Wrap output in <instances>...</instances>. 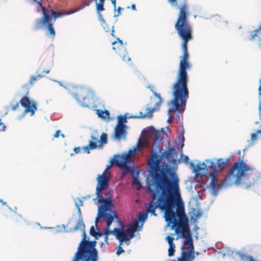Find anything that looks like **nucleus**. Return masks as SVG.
I'll return each instance as SVG.
<instances>
[{
  "label": "nucleus",
  "instance_id": "obj_1",
  "mask_svg": "<svg viewBox=\"0 0 261 261\" xmlns=\"http://www.w3.org/2000/svg\"><path fill=\"white\" fill-rule=\"evenodd\" d=\"M228 161V158L206 159L202 163H199L197 165L191 163V169L196 175L202 171L203 173L207 172L208 168L212 171L209 174L211 181L206 187L211 190L214 196H216L220 190L226 189L232 185L241 186L244 188L248 189L260 182V173L242 160L234 164L228 176L223 180L219 179L218 173L226 168Z\"/></svg>",
  "mask_w": 261,
  "mask_h": 261
},
{
  "label": "nucleus",
  "instance_id": "obj_2",
  "mask_svg": "<svg viewBox=\"0 0 261 261\" xmlns=\"http://www.w3.org/2000/svg\"><path fill=\"white\" fill-rule=\"evenodd\" d=\"M150 195L154 198L147 207V213L156 216L155 211L159 208L164 211V217L167 226L175 230L176 233L182 231L180 223L188 224L185 214L184 202L181 199L179 186L147 184Z\"/></svg>",
  "mask_w": 261,
  "mask_h": 261
},
{
  "label": "nucleus",
  "instance_id": "obj_3",
  "mask_svg": "<svg viewBox=\"0 0 261 261\" xmlns=\"http://www.w3.org/2000/svg\"><path fill=\"white\" fill-rule=\"evenodd\" d=\"M162 159V155L152 150L148 161V172L151 180L147 184L179 186V178L174 170L167 165H160Z\"/></svg>",
  "mask_w": 261,
  "mask_h": 261
},
{
  "label": "nucleus",
  "instance_id": "obj_4",
  "mask_svg": "<svg viewBox=\"0 0 261 261\" xmlns=\"http://www.w3.org/2000/svg\"><path fill=\"white\" fill-rule=\"evenodd\" d=\"M181 12L180 15L175 24V28L179 36L183 40L182 49L183 55L180 57L179 67L177 71L175 82H188V75L187 69L190 68V64L187 61L188 54L187 53V43L192 39L191 28L188 24H186V18Z\"/></svg>",
  "mask_w": 261,
  "mask_h": 261
},
{
  "label": "nucleus",
  "instance_id": "obj_5",
  "mask_svg": "<svg viewBox=\"0 0 261 261\" xmlns=\"http://www.w3.org/2000/svg\"><path fill=\"white\" fill-rule=\"evenodd\" d=\"M51 80L58 83L60 86L64 87L70 94L75 98L81 106L83 107H93L96 99L93 91L87 87L64 85L62 82L59 81Z\"/></svg>",
  "mask_w": 261,
  "mask_h": 261
},
{
  "label": "nucleus",
  "instance_id": "obj_6",
  "mask_svg": "<svg viewBox=\"0 0 261 261\" xmlns=\"http://www.w3.org/2000/svg\"><path fill=\"white\" fill-rule=\"evenodd\" d=\"M172 95L174 98L168 102V105L172 106L173 112H179V101L181 110L184 111L189 97L188 82H175L173 84Z\"/></svg>",
  "mask_w": 261,
  "mask_h": 261
},
{
  "label": "nucleus",
  "instance_id": "obj_7",
  "mask_svg": "<svg viewBox=\"0 0 261 261\" xmlns=\"http://www.w3.org/2000/svg\"><path fill=\"white\" fill-rule=\"evenodd\" d=\"M39 5L42 10L43 16L37 21L36 28L37 29L44 28L46 30L47 35L54 38L55 36V31L53 27L54 23L58 17L62 16L64 14L56 12L53 10H46L44 7L42 6L41 3H39Z\"/></svg>",
  "mask_w": 261,
  "mask_h": 261
},
{
  "label": "nucleus",
  "instance_id": "obj_8",
  "mask_svg": "<svg viewBox=\"0 0 261 261\" xmlns=\"http://www.w3.org/2000/svg\"><path fill=\"white\" fill-rule=\"evenodd\" d=\"M97 242L87 241L80 242L71 261H97L98 252L95 248Z\"/></svg>",
  "mask_w": 261,
  "mask_h": 261
},
{
  "label": "nucleus",
  "instance_id": "obj_9",
  "mask_svg": "<svg viewBox=\"0 0 261 261\" xmlns=\"http://www.w3.org/2000/svg\"><path fill=\"white\" fill-rule=\"evenodd\" d=\"M106 197L104 198L102 195L97 196L96 198L93 199L94 201H97L98 203H101L100 206H98L97 215L103 213L105 214H109L108 212H112V209L113 207V204L111 198L112 195L109 194L105 193Z\"/></svg>",
  "mask_w": 261,
  "mask_h": 261
},
{
  "label": "nucleus",
  "instance_id": "obj_10",
  "mask_svg": "<svg viewBox=\"0 0 261 261\" xmlns=\"http://www.w3.org/2000/svg\"><path fill=\"white\" fill-rule=\"evenodd\" d=\"M131 159L125 153L121 155H114L111 159V162L112 164L117 165L123 172L133 170V167L128 165L131 162Z\"/></svg>",
  "mask_w": 261,
  "mask_h": 261
},
{
  "label": "nucleus",
  "instance_id": "obj_11",
  "mask_svg": "<svg viewBox=\"0 0 261 261\" xmlns=\"http://www.w3.org/2000/svg\"><path fill=\"white\" fill-rule=\"evenodd\" d=\"M110 180V173L107 171V170H105L102 174L97 175L96 188V196L102 195V192L108 188Z\"/></svg>",
  "mask_w": 261,
  "mask_h": 261
},
{
  "label": "nucleus",
  "instance_id": "obj_12",
  "mask_svg": "<svg viewBox=\"0 0 261 261\" xmlns=\"http://www.w3.org/2000/svg\"><path fill=\"white\" fill-rule=\"evenodd\" d=\"M29 93V90L28 89L26 93V95L23 96L21 100L20 103L21 106L25 108L24 113H31V116H33L35 114V111L37 110V108L36 106V102L31 100L27 95Z\"/></svg>",
  "mask_w": 261,
  "mask_h": 261
},
{
  "label": "nucleus",
  "instance_id": "obj_13",
  "mask_svg": "<svg viewBox=\"0 0 261 261\" xmlns=\"http://www.w3.org/2000/svg\"><path fill=\"white\" fill-rule=\"evenodd\" d=\"M168 2L172 6L177 7L179 10L177 19L180 15L181 12H184L183 14L185 15V18H186V24H188V6L186 2V0H168Z\"/></svg>",
  "mask_w": 261,
  "mask_h": 261
},
{
  "label": "nucleus",
  "instance_id": "obj_14",
  "mask_svg": "<svg viewBox=\"0 0 261 261\" xmlns=\"http://www.w3.org/2000/svg\"><path fill=\"white\" fill-rule=\"evenodd\" d=\"M101 217H103L104 220L106 221L107 227L106 228L109 229L113 222H118V221H119L118 217L114 212H112V213H109V214H105L102 212L101 213V214L97 215V217L95 219V224L96 227L98 220L99 218Z\"/></svg>",
  "mask_w": 261,
  "mask_h": 261
},
{
  "label": "nucleus",
  "instance_id": "obj_15",
  "mask_svg": "<svg viewBox=\"0 0 261 261\" xmlns=\"http://www.w3.org/2000/svg\"><path fill=\"white\" fill-rule=\"evenodd\" d=\"M153 93L154 95L158 98V101L155 102L154 107L151 108H149L148 106L146 107V113L143 114L142 112H140V116H139V118H151L152 116V113L154 112V111L159 109L161 103H162L163 99L161 97L160 94L156 93L154 92Z\"/></svg>",
  "mask_w": 261,
  "mask_h": 261
},
{
  "label": "nucleus",
  "instance_id": "obj_16",
  "mask_svg": "<svg viewBox=\"0 0 261 261\" xmlns=\"http://www.w3.org/2000/svg\"><path fill=\"white\" fill-rule=\"evenodd\" d=\"M126 128L127 125H117L115 127L114 139L118 141L125 140L127 135Z\"/></svg>",
  "mask_w": 261,
  "mask_h": 261
},
{
  "label": "nucleus",
  "instance_id": "obj_17",
  "mask_svg": "<svg viewBox=\"0 0 261 261\" xmlns=\"http://www.w3.org/2000/svg\"><path fill=\"white\" fill-rule=\"evenodd\" d=\"M136 228L132 225L130 227L125 229L122 233V236L124 238V244L129 245L130 243V240L136 237L135 232Z\"/></svg>",
  "mask_w": 261,
  "mask_h": 261
},
{
  "label": "nucleus",
  "instance_id": "obj_18",
  "mask_svg": "<svg viewBox=\"0 0 261 261\" xmlns=\"http://www.w3.org/2000/svg\"><path fill=\"white\" fill-rule=\"evenodd\" d=\"M118 224L120 226V228L115 227L113 230H110V228H105L103 231V234H113L115 237L116 239L117 238V237L121 236L120 234L122 235L123 231L125 229V226L121 221H118Z\"/></svg>",
  "mask_w": 261,
  "mask_h": 261
},
{
  "label": "nucleus",
  "instance_id": "obj_19",
  "mask_svg": "<svg viewBox=\"0 0 261 261\" xmlns=\"http://www.w3.org/2000/svg\"><path fill=\"white\" fill-rule=\"evenodd\" d=\"M184 246L181 248V256L178 258V261H193L195 258L194 255V248H192L188 252L183 250Z\"/></svg>",
  "mask_w": 261,
  "mask_h": 261
},
{
  "label": "nucleus",
  "instance_id": "obj_20",
  "mask_svg": "<svg viewBox=\"0 0 261 261\" xmlns=\"http://www.w3.org/2000/svg\"><path fill=\"white\" fill-rule=\"evenodd\" d=\"M99 142L98 137H94L92 135L91 139L89 141L88 145L82 147L83 152L89 153L91 150L95 149L97 147V143Z\"/></svg>",
  "mask_w": 261,
  "mask_h": 261
},
{
  "label": "nucleus",
  "instance_id": "obj_21",
  "mask_svg": "<svg viewBox=\"0 0 261 261\" xmlns=\"http://www.w3.org/2000/svg\"><path fill=\"white\" fill-rule=\"evenodd\" d=\"M148 217V213H140L138 215L137 220H136L134 224L132 225L136 228L137 231H140L143 226L144 223L147 220Z\"/></svg>",
  "mask_w": 261,
  "mask_h": 261
},
{
  "label": "nucleus",
  "instance_id": "obj_22",
  "mask_svg": "<svg viewBox=\"0 0 261 261\" xmlns=\"http://www.w3.org/2000/svg\"><path fill=\"white\" fill-rule=\"evenodd\" d=\"M120 43L119 46L118 47V50L117 53L121 58L123 61H125V57L127 55L126 49L125 46L126 45V42L123 43L122 40H120L118 42Z\"/></svg>",
  "mask_w": 261,
  "mask_h": 261
},
{
  "label": "nucleus",
  "instance_id": "obj_23",
  "mask_svg": "<svg viewBox=\"0 0 261 261\" xmlns=\"http://www.w3.org/2000/svg\"><path fill=\"white\" fill-rule=\"evenodd\" d=\"M258 134H260L257 133V130L254 133L251 134L250 139L247 140V142L248 144L246 146L245 148L243 149L244 151L249 148L252 147L256 144V143H257V141L258 140Z\"/></svg>",
  "mask_w": 261,
  "mask_h": 261
},
{
  "label": "nucleus",
  "instance_id": "obj_24",
  "mask_svg": "<svg viewBox=\"0 0 261 261\" xmlns=\"http://www.w3.org/2000/svg\"><path fill=\"white\" fill-rule=\"evenodd\" d=\"M235 253L238 255L241 261H256L253 258V257L248 255L244 251L236 252Z\"/></svg>",
  "mask_w": 261,
  "mask_h": 261
},
{
  "label": "nucleus",
  "instance_id": "obj_25",
  "mask_svg": "<svg viewBox=\"0 0 261 261\" xmlns=\"http://www.w3.org/2000/svg\"><path fill=\"white\" fill-rule=\"evenodd\" d=\"M174 154L175 149L173 147H172L169 149L168 150H166L165 157L169 162H175V161L174 160Z\"/></svg>",
  "mask_w": 261,
  "mask_h": 261
},
{
  "label": "nucleus",
  "instance_id": "obj_26",
  "mask_svg": "<svg viewBox=\"0 0 261 261\" xmlns=\"http://www.w3.org/2000/svg\"><path fill=\"white\" fill-rule=\"evenodd\" d=\"M97 231L96 230L94 226H92L90 229V234L91 236L94 237L96 240L98 239L100 237L103 236V231H100L97 228Z\"/></svg>",
  "mask_w": 261,
  "mask_h": 261
},
{
  "label": "nucleus",
  "instance_id": "obj_27",
  "mask_svg": "<svg viewBox=\"0 0 261 261\" xmlns=\"http://www.w3.org/2000/svg\"><path fill=\"white\" fill-rule=\"evenodd\" d=\"M96 114L98 115V117L101 118L103 119H108L110 117V113L108 110H101L99 109L96 110Z\"/></svg>",
  "mask_w": 261,
  "mask_h": 261
},
{
  "label": "nucleus",
  "instance_id": "obj_28",
  "mask_svg": "<svg viewBox=\"0 0 261 261\" xmlns=\"http://www.w3.org/2000/svg\"><path fill=\"white\" fill-rule=\"evenodd\" d=\"M183 237L186 239L184 242V246H187V248L190 250L192 247L194 248L193 245V239L190 234H188L187 237L183 235Z\"/></svg>",
  "mask_w": 261,
  "mask_h": 261
},
{
  "label": "nucleus",
  "instance_id": "obj_29",
  "mask_svg": "<svg viewBox=\"0 0 261 261\" xmlns=\"http://www.w3.org/2000/svg\"><path fill=\"white\" fill-rule=\"evenodd\" d=\"M85 226L83 220V218L81 217V218H79L77 220L76 225L74 228V230L76 231L79 229L83 230V229L84 230L85 229Z\"/></svg>",
  "mask_w": 261,
  "mask_h": 261
},
{
  "label": "nucleus",
  "instance_id": "obj_30",
  "mask_svg": "<svg viewBox=\"0 0 261 261\" xmlns=\"http://www.w3.org/2000/svg\"><path fill=\"white\" fill-rule=\"evenodd\" d=\"M138 149V145L137 144L136 146L133 147V148L129 149L127 152L125 153L132 160L133 155L137 152Z\"/></svg>",
  "mask_w": 261,
  "mask_h": 261
},
{
  "label": "nucleus",
  "instance_id": "obj_31",
  "mask_svg": "<svg viewBox=\"0 0 261 261\" xmlns=\"http://www.w3.org/2000/svg\"><path fill=\"white\" fill-rule=\"evenodd\" d=\"M109 235L110 234H103V236H105V242L106 244H105L103 242H102L100 244V248L103 249V250H105L108 247L110 243V239L109 238Z\"/></svg>",
  "mask_w": 261,
  "mask_h": 261
},
{
  "label": "nucleus",
  "instance_id": "obj_32",
  "mask_svg": "<svg viewBox=\"0 0 261 261\" xmlns=\"http://www.w3.org/2000/svg\"><path fill=\"white\" fill-rule=\"evenodd\" d=\"M130 173L132 175V177L133 178H138V177L139 175V172L138 171H136L134 168L133 167V170L132 171H127L126 170L123 172V175L124 176L126 173Z\"/></svg>",
  "mask_w": 261,
  "mask_h": 261
},
{
  "label": "nucleus",
  "instance_id": "obj_33",
  "mask_svg": "<svg viewBox=\"0 0 261 261\" xmlns=\"http://www.w3.org/2000/svg\"><path fill=\"white\" fill-rule=\"evenodd\" d=\"M117 125H126L125 123L127 122V119L122 115H118L117 116Z\"/></svg>",
  "mask_w": 261,
  "mask_h": 261
},
{
  "label": "nucleus",
  "instance_id": "obj_34",
  "mask_svg": "<svg viewBox=\"0 0 261 261\" xmlns=\"http://www.w3.org/2000/svg\"><path fill=\"white\" fill-rule=\"evenodd\" d=\"M238 251V252H239ZM236 251H231L229 250H228L227 253H222L221 254L223 255V256H225V255L229 256L230 257H232L233 259H235V256L237 255V254L235 253ZM238 256V255H237Z\"/></svg>",
  "mask_w": 261,
  "mask_h": 261
},
{
  "label": "nucleus",
  "instance_id": "obj_35",
  "mask_svg": "<svg viewBox=\"0 0 261 261\" xmlns=\"http://www.w3.org/2000/svg\"><path fill=\"white\" fill-rule=\"evenodd\" d=\"M260 91H261V87L260 88ZM258 111H259V119H260V120H261V94L260 93L259 94ZM257 133H259L261 135V129L257 130Z\"/></svg>",
  "mask_w": 261,
  "mask_h": 261
},
{
  "label": "nucleus",
  "instance_id": "obj_36",
  "mask_svg": "<svg viewBox=\"0 0 261 261\" xmlns=\"http://www.w3.org/2000/svg\"><path fill=\"white\" fill-rule=\"evenodd\" d=\"M96 7L97 13H101V11L105 10L103 4H98L97 2H96Z\"/></svg>",
  "mask_w": 261,
  "mask_h": 261
},
{
  "label": "nucleus",
  "instance_id": "obj_37",
  "mask_svg": "<svg viewBox=\"0 0 261 261\" xmlns=\"http://www.w3.org/2000/svg\"><path fill=\"white\" fill-rule=\"evenodd\" d=\"M100 141L101 143H106L107 141V135L105 133H102L100 136Z\"/></svg>",
  "mask_w": 261,
  "mask_h": 261
},
{
  "label": "nucleus",
  "instance_id": "obj_38",
  "mask_svg": "<svg viewBox=\"0 0 261 261\" xmlns=\"http://www.w3.org/2000/svg\"><path fill=\"white\" fill-rule=\"evenodd\" d=\"M75 205L77 207H80V206L83 205V201L81 198H77L74 200Z\"/></svg>",
  "mask_w": 261,
  "mask_h": 261
},
{
  "label": "nucleus",
  "instance_id": "obj_39",
  "mask_svg": "<svg viewBox=\"0 0 261 261\" xmlns=\"http://www.w3.org/2000/svg\"><path fill=\"white\" fill-rule=\"evenodd\" d=\"M133 184L137 186L138 190H140L142 187L141 182L138 180V178H133Z\"/></svg>",
  "mask_w": 261,
  "mask_h": 261
},
{
  "label": "nucleus",
  "instance_id": "obj_40",
  "mask_svg": "<svg viewBox=\"0 0 261 261\" xmlns=\"http://www.w3.org/2000/svg\"><path fill=\"white\" fill-rule=\"evenodd\" d=\"M36 79H37L36 76H35L34 75H31L30 76V80L29 82V84L30 85L33 86L34 85V82L36 80Z\"/></svg>",
  "mask_w": 261,
  "mask_h": 261
},
{
  "label": "nucleus",
  "instance_id": "obj_41",
  "mask_svg": "<svg viewBox=\"0 0 261 261\" xmlns=\"http://www.w3.org/2000/svg\"><path fill=\"white\" fill-rule=\"evenodd\" d=\"M97 16H98V19L100 22V24L103 23V24H105L106 21L103 19L101 13L98 12V13H97Z\"/></svg>",
  "mask_w": 261,
  "mask_h": 261
},
{
  "label": "nucleus",
  "instance_id": "obj_42",
  "mask_svg": "<svg viewBox=\"0 0 261 261\" xmlns=\"http://www.w3.org/2000/svg\"><path fill=\"white\" fill-rule=\"evenodd\" d=\"M124 251L121 246H118L117 247V251L116 254L117 256L120 255L122 253L124 252Z\"/></svg>",
  "mask_w": 261,
  "mask_h": 261
},
{
  "label": "nucleus",
  "instance_id": "obj_43",
  "mask_svg": "<svg viewBox=\"0 0 261 261\" xmlns=\"http://www.w3.org/2000/svg\"><path fill=\"white\" fill-rule=\"evenodd\" d=\"M116 239L119 241V246H121L122 245L123 243H124L125 239L122 235L119 237H117Z\"/></svg>",
  "mask_w": 261,
  "mask_h": 261
},
{
  "label": "nucleus",
  "instance_id": "obj_44",
  "mask_svg": "<svg viewBox=\"0 0 261 261\" xmlns=\"http://www.w3.org/2000/svg\"><path fill=\"white\" fill-rule=\"evenodd\" d=\"M124 117H126V119L133 118H139V116H133V115H130L128 113H125L123 115H122Z\"/></svg>",
  "mask_w": 261,
  "mask_h": 261
},
{
  "label": "nucleus",
  "instance_id": "obj_45",
  "mask_svg": "<svg viewBox=\"0 0 261 261\" xmlns=\"http://www.w3.org/2000/svg\"><path fill=\"white\" fill-rule=\"evenodd\" d=\"M60 136H61L62 137H63V138L65 137V135L64 134L61 133L60 130H57L56 132V133H55V134L54 135V138H58Z\"/></svg>",
  "mask_w": 261,
  "mask_h": 261
},
{
  "label": "nucleus",
  "instance_id": "obj_46",
  "mask_svg": "<svg viewBox=\"0 0 261 261\" xmlns=\"http://www.w3.org/2000/svg\"><path fill=\"white\" fill-rule=\"evenodd\" d=\"M83 237L82 240L81 242H83V243H86V242H87V241H89V238L87 239L85 229H84L83 232Z\"/></svg>",
  "mask_w": 261,
  "mask_h": 261
},
{
  "label": "nucleus",
  "instance_id": "obj_47",
  "mask_svg": "<svg viewBox=\"0 0 261 261\" xmlns=\"http://www.w3.org/2000/svg\"><path fill=\"white\" fill-rule=\"evenodd\" d=\"M123 9L120 7H119L117 10L116 9L115 11H117V13H115L114 17H117L121 15V11L123 10Z\"/></svg>",
  "mask_w": 261,
  "mask_h": 261
},
{
  "label": "nucleus",
  "instance_id": "obj_48",
  "mask_svg": "<svg viewBox=\"0 0 261 261\" xmlns=\"http://www.w3.org/2000/svg\"><path fill=\"white\" fill-rule=\"evenodd\" d=\"M100 24L103 27V29L105 30L106 32H110L109 27L108 25L107 24V23H106V22H105V24H103V23H101Z\"/></svg>",
  "mask_w": 261,
  "mask_h": 261
},
{
  "label": "nucleus",
  "instance_id": "obj_49",
  "mask_svg": "<svg viewBox=\"0 0 261 261\" xmlns=\"http://www.w3.org/2000/svg\"><path fill=\"white\" fill-rule=\"evenodd\" d=\"M175 252V249L174 248H170L168 249V255L169 256H172L174 255Z\"/></svg>",
  "mask_w": 261,
  "mask_h": 261
},
{
  "label": "nucleus",
  "instance_id": "obj_50",
  "mask_svg": "<svg viewBox=\"0 0 261 261\" xmlns=\"http://www.w3.org/2000/svg\"><path fill=\"white\" fill-rule=\"evenodd\" d=\"M166 240L168 242V244H170L173 242L174 238L170 236H167L166 238Z\"/></svg>",
  "mask_w": 261,
  "mask_h": 261
},
{
  "label": "nucleus",
  "instance_id": "obj_51",
  "mask_svg": "<svg viewBox=\"0 0 261 261\" xmlns=\"http://www.w3.org/2000/svg\"><path fill=\"white\" fill-rule=\"evenodd\" d=\"M80 11V9H78V8H76V9H73V10L70 11V12H68L67 13H66L65 14L66 15H70V14H73L75 12H77L78 11Z\"/></svg>",
  "mask_w": 261,
  "mask_h": 261
},
{
  "label": "nucleus",
  "instance_id": "obj_52",
  "mask_svg": "<svg viewBox=\"0 0 261 261\" xmlns=\"http://www.w3.org/2000/svg\"><path fill=\"white\" fill-rule=\"evenodd\" d=\"M73 150L75 153H79L81 152V150H82V149L80 147H75L73 148Z\"/></svg>",
  "mask_w": 261,
  "mask_h": 261
},
{
  "label": "nucleus",
  "instance_id": "obj_53",
  "mask_svg": "<svg viewBox=\"0 0 261 261\" xmlns=\"http://www.w3.org/2000/svg\"><path fill=\"white\" fill-rule=\"evenodd\" d=\"M213 18L215 20H216V21H220V19H221V17L219 15H215L213 16Z\"/></svg>",
  "mask_w": 261,
  "mask_h": 261
},
{
  "label": "nucleus",
  "instance_id": "obj_54",
  "mask_svg": "<svg viewBox=\"0 0 261 261\" xmlns=\"http://www.w3.org/2000/svg\"><path fill=\"white\" fill-rule=\"evenodd\" d=\"M166 151V150H165L164 149L162 148L160 150V151H159V153H160L159 155H162V158H163V156H165Z\"/></svg>",
  "mask_w": 261,
  "mask_h": 261
},
{
  "label": "nucleus",
  "instance_id": "obj_55",
  "mask_svg": "<svg viewBox=\"0 0 261 261\" xmlns=\"http://www.w3.org/2000/svg\"><path fill=\"white\" fill-rule=\"evenodd\" d=\"M19 102H17L15 105H14L13 107H12V111H15L17 109V108L19 107Z\"/></svg>",
  "mask_w": 261,
  "mask_h": 261
},
{
  "label": "nucleus",
  "instance_id": "obj_56",
  "mask_svg": "<svg viewBox=\"0 0 261 261\" xmlns=\"http://www.w3.org/2000/svg\"><path fill=\"white\" fill-rule=\"evenodd\" d=\"M184 160L186 164H188L189 162V158L188 156L185 155L184 158Z\"/></svg>",
  "mask_w": 261,
  "mask_h": 261
},
{
  "label": "nucleus",
  "instance_id": "obj_57",
  "mask_svg": "<svg viewBox=\"0 0 261 261\" xmlns=\"http://www.w3.org/2000/svg\"><path fill=\"white\" fill-rule=\"evenodd\" d=\"M56 229H57V230H56L57 232L63 231V230L62 229L60 225H57Z\"/></svg>",
  "mask_w": 261,
  "mask_h": 261
},
{
  "label": "nucleus",
  "instance_id": "obj_58",
  "mask_svg": "<svg viewBox=\"0 0 261 261\" xmlns=\"http://www.w3.org/2000/svg\"><path fill=\"white\" fill-rule=\"evenodd\" d=\"M26 113H24V111H23V113H22L21 115H19V116L18 117V119L19 120H20V119H21L22 118H23L24 117V116H25V114H26Z\"/></svg>",
  "mask_w": 261,
  "mask_h": 261
},
{
  "label": "nucleus",
  "instance_id": "obj_59",
  "mask_svg": "<svg viewBox=\"0 0 261 261\" xmlns=\"http://www.w3.org/2000/svg\"><path fill=\"white\" fill-rule=\"evenodd\" d=\"M114 6V10H116V0H110Z\"/></svg>",
  "mask_w": 261,
  "mask_h": 261
},
{
  "label": "nucleus",
  "instance_id": "obj_60",
  "mask_svg": "<svg viewBox=\"0 0 261 261\" xmlns=\"http://www.w3.org/2000/svg\"><path fill=\"white\" fill-rule=\"evenodd\" d=\"M169 248L175 249V244L173 243V242H172V243L169 244Z\"/></svg>",
  "mask_w": 261,
  "mask_h": 261
},
{
  "label": "nucleus",
  "instance_id": "obj_61",
  "mask_svg": "<svg viewBox=\"0 0 261 261\" xmlns=\"http://www.w3.org/2000/svg\"><path fill=\"white\" fill-rule=\"evenodd\" d=\"M77 211H78V214L79 215V218H81V217H82V213H81V209H80V207H77Z\"/></svg>",
  "mask_w": 261,
  "mask_h": 261
},
{
  "label": "nucleus",
  "instance_id": "obj_62",
  "mask_svg": "<svg viewBox=\"0 0 261 261\" xmlns=\"http://www.w3.org/2000/svg\"><path fill=\"white\" fill-rule=\"evenodd\" d=\"M173 118V117L172 116H168V119H167V122L171 123L172 122V120Z\"/></svg>",
  "mask_w": 261,
  "mask_h": 261
},
{
  "label": "nucleus",
  "instance_id": "obj_63",
  "mask_svg": "<svg viewBox=\"0 0 261 261\" xmlns=\"http://www.w3.org/2000/svg\"><path fill=\"white\" fill-rule=\"evenodd\" d=\"M8 207H9V210H10V211H11V212H14L15 213V214H17V212H16V211H15L16 210H17V207H16V206H15V207H14L15 210H14V209H12V208L11 207H9V206H8Z\"/></svg>",
  "mask_w": 261,
  "mask_h": 261
},
{
  "label": "nucleus",
  "instance_id": "obj_64",
  "mask_svg": "<svg viewBox=\"0 0 261 261\" xmlns=\"http://www.w3.org/2000/svg\"><path fill=\"white\" fill-rule=\"evenodd\" d=\"M131 9L133 11H136V6L134 4H133L132 6H131Z\"/></svg>",
  "mask_w": 261,
  "mask_h": 261
}]
</instances>
